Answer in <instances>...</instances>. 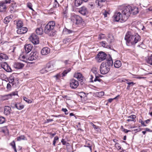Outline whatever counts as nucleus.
I'll use <instances>...</instances> for the list:
<instances>
[{
	"label": "nucleus",
	"instance_id": "nucleus-1",
	"mask_svg": "<svg viewBox=\"0 0 152 152\" xmlns=\"http://www.w3.org/2000/svg\"><path fill=\"white\" fill-rule=\"evenodd\" d=\"M127 46H132L134 45L140 40V37L137 34H133L130 32H128L125 37Z\"/></svg>",
	"mask_w": 152,
	"mask_h": 152
},
{
	"label": "nucleus",
	"instance_id": "nucleus-2",
	"mask_svg": "<svg viewBox=\"0 0 152 152\" xmlns=\"http://www.w3.org/2000/svg\"><path fill=\"white\" fill-rule=\"evenodd\" d=\"M55 23L54 21H50L45 26V33L49 36H53L55 35L54 29Z\"/></svg>",
	"mask_w": 152,
	"mask_h": 152
},
{
	"label": "nucleus",
	"instance_id": "nucleus-3",
	"mask_svg": "<svg viewBox=\"0 0 152 152\" xmlns=\"http://www.w3.org/2000/svg\"><path fill=\"white\" fill-rule=\"evenodd\" d=\"M124 9L122 11L121 14L120 12L115 13L113 16V20L116 22L122 23L125 22L128 18L127 15L124 14Z\"/></svg>",
	"mask_w": 152,
	"mask_h": 152
},
{
	"label": "nucleus",
	"instance_id": "nucleus-4",
	"mask_svg": "<svg viewBox=\"0 0 152 152\" xmlns=\"http://www.w3.org/2000/svg\"><path fill=\"white\" fill-rule=\"evenodd\" d=\"M124 14L127 15L129 18L130 14L136 15L139 12L138 8L136 7L127 6L124 9Z\"/></svg>",
	"mask_w": 152,
	"mask_h": 152
},
{
	"label": "nucleus",
	"instance_id": "nucleus-5",
	"mask_svg": "<svg viewBox=\"0 0 152 152\" xmlns=\"http://www.w3.org/2000/svg\"><path fill=\"white\" fill-rule=\"evenodd\" d=\"M110 69L109 66L106 65L105 62L102 63L100 67V71L102 74L104 75L108 73Z\"/></svg>",
	"mask_w": 152,
	"mask_h": 152
},
{
	"label": "nucleus",
	"instance_id": "nucleus-6",
	"mask_svg": "<svg viewBox=\"0 0 152 152\" xmlns=\"http://www.w3.org/2000/svg\"><path fill=\"white\" fill-rule=\"evenodd\" d=\"M107 55L103 52H100L97 55L95 58L99 62L104 60L106 58Z\"/></svg>",
	"mask_w": 152,
	"mask_h": 152
},
{
	"label": "nucleus",
	"instance_id": "nucleus-7",
	"mask_svg": "<svg viewBox=\"0 0 152 152\" xmlns=\"http://www.w3.org/2000/svg\"><path fill=\"white\" fill-rule=\"evenodd\" d=\"M29 40L34 44L36 45L39 43V38L34 33L32 34L29 37Z\"/></svg>",
	"mask_w": 152,
	"mask_h": 152
},
{
	"label": "nucleus",
	"instance_id": "nucleus-8",
	"mask_svg": "<svg viewBox=\"0 0 152 152\" xmlns=\"http://www.w3.org/2000/svg\"><path fill=\"white\" fill-rule=\"evenodd\" d=\"M11 0H5L1 2V12H5L7 8V4L10 3Z\"/></svg>",
	"mask_w": 152,
	"mask_h": 152
},
{
	"label": "nucleus",
	"instance_id": "nucleus-9",
	"mask_svg": "<svg viewBox=\"0 0 152 152\" xmlns=\"http://www.w3.org/2000/svg\"><path fill=\"white\" fill-rule=\"evenodd\" d=\"M72 20L73 22L77 25H80L83 22L82 18L77 15H73L72 18Z\"/></svg>",
	"mask_w": 152,
	"mask_h": 152
},
{
	"label": "nucleus",
	"instance_id": "nucleus-10",
	"mask_svg": "<svg viewBox=\"0 0 152 152\" xmlns=\"http://www.w3.org/2000/svg\"><path fill=\"white\" fill-rule=\"evenodd\" d=\"M18 95L17 92H13L9 94L1 96V99L2 100H7L11 98L12 96Z\"/></svg>",
	"mask_w": 152,
	"mask_h": 152
},
{
	"label": "nucleus",
	"instance_id": "nucleus-11",
	"mask_svg": "<svg viewBox=\"0 0 152 152\" xmlns=\"http://www.w3.org/2000/svg\"><path fill=\"white\" fill-rule=\"evenodd\" d=\"M38 53L36 52H31L28 57V60L32 61L37 59L38 57Z\"/></svg>",
	"mask_w": 152,
	"mask_h": 152
},
{
	"label": "nucleus",
	"instance_id": "nucleus-12",
	"mask_svg": "<svg viewBox=\"0 0 152 152\" xmlns=\"http://www.w3.org/2000/svg\"><path fill=\"white\" fill-rule=\"evenodd\" d=\"M69 84L70 87L73 89L76 88L79 84L78 81L74 79L70 80Z\"/></svg>",
	"mask_w": 152,
	"mask_h": 152
},
{
	"label": "nucleus",
	"instance_id": "nucleus-13",
	"mask_svg": "<svg viewBox=\"0 0 152 152\" xmlns=\"http://www.w3.org/2000/svg\"><path fill=\"white\" fill-rule=\"evenodd\" d=\"M1 64V68L7 72H12L11 69L6 62L2 63Z\"/></svg>",
	"mask_w": 152,
	"mask_h": 152
},
{
	"label": "nucleus",
	"instance_id": "nucleus-14",
	"mask_svg": "<svg viewBox=\"0 0 152 152\" xmlns=\"http://www.w3.org/2000/svg\"><path fill=\"white\" fill-rule=\"evenodd\" d=\"M24 65L23 63L19 62H15L13 65V67L17 69H20L23 68Z\"/></svg>",
	"mask_w": 152,
	"mask_h": 152
},
{
	"label": "nucleus",
	"instance_id": "nucleus-15",
	"mask_svg": "<svg viewBox=\"0 0 152 152\" xmlns=\"http://www.w3.org/2000/svg\"><path fill=\"white\" fill-rule=\"evenodd\" d=\"M46 67L47 70L50 71L55 69L56 66L55 64L51 63H49L47 64Z\"/></svg>",
	"mask_w": 152,
	"mask_h": 152
},
{
	"label": "nucleus",
	"instance_id": "nucleus-16",
	"mask_svg": "<svg viewBox=\"0 0 152 152\" xmlns=\"http://www.w3.org/2000/svg\"><path fill=\"white\" fill-rule=\"evenodd\" d=\"M27 31V28L26 27H22L17 30V33L19 34H23L25 33Z\"/></svg>",
	"mask_w": 152,
	"mask_h": 152
},
{
	"label": "nucleus",
	"instance_id": "nucleus-17",
	"mask_svg": "<svg viewBox=\"0 0 152 152\" xmlns=\"http://www.w3.org/2000/svg\"><path fill=\"white\" fill-rule=\"evenodd\" d=\"M11 109L10 107L8 106H5L4 109V113L6 115H8L10 114Z\"/></svg>",
	"mask_w": 152,
	"mask_h": 152
},
{
	"label": "nucleus",
	"instance_id": "nucleus-18",
	"mask_svg": "<svg viewBox=\"0 0 152 152\" xmlns=\"http://www.w3.org/2000/svg\"><path fill=\"white\" fill-rule=\"evenodd\" d=\"M108 57L109 58L107 60V61L106 62H105L106 65L108 66L110 68V66L113 65V62L111 56L110 55H109Z\"/></svg>",
	"mask_w": 152,
	"mask_h": 152
},
{
	"label": "nucleus",
	"instance_id": "nucleus-19",
	"mask_svg": "<svg viewBox=\"0 0 152 152\" xmlns=\"http://www.w3.org/2000/svg\"><path fill=\"white\" fill-rule=\"evenodd\" d=\"M50 49L47 47L43 48L41 51V53L43 55H45L50 52Z\"/></svg>",
	"mask_w": 152,
	"mask_h": 152
},
{
	"label": "nucleus",
	"instance_id": "nucleus-20",
	"mask_svg": "<svg viewBox=\"0 0 152 152\" xmlns=\"http://www.w3.org/2000/svg\"><path fill=\"white\" fill-rule=\"evenodd\" d=\"M33 46L30 44L26 45L24 46L25 52L26 53H28L31 50Z\"/></svg>",
	"mask_w": 152,
	"mask_h": 152
},
{
	"label": "nucleus",
	"instance_id": "nucleus-21",
	"mask_svg": "<svg viewBox=\"0 0 152 152\" xmlns=\"http://www.w3.org/2000/svg\"><path fill=\"white\" fill-rule=\"evenodd\" d=\"M79 12L83 15H85L88 13L87 8L85 7H83L80 8L79 10Z\"/></svg>",
	"mask_w": 152,
	"mask_h": 152
},
{
	"label": "nucleus",
	"instance_id": "nucleus-22",
	"mask_svg": "<svg viewBox=\"0 0 152 152\" xmlns=\"http://www.w3.org/2000/svg\"><path fill=\"white\" fill-rule=\"evenodd\" d=\"M15 107L18 110H21L23 109L24 107V105L20 103H17L15 104Z\"/></svg>",
	"mask_w": 152,
	"mask_h": 152
},
{
	"label": "nucleus",
	"instance_id": "nucleus-23",
	"mask_svg": "<svg viewBox=\"0 0 152 152\" xmlns=\"http://www.w3.org/2000/svg\"><path fill=\"white\" fill-rule=\"evenodd\" d=\"M74 77L77 78L79 80H82L83 77L82 74L78 72L75 73L74 75Z\"/></svg>",
	"mask_w": 152,
	"mask_h": 152
},
{
	"label": "nucleus",
	"instance_id": "nucleus-24",
	"mask_svg": "<svg viewBox=\"0 0 152 152\" xmlns=\"http://www.w3.org/2000/svg\"><path fill=\"white\" fill-rule=\"evenodd\" d=\"M107 42L109 44H111L114 41L113 36L111 34H109L107 38Z\"/></svg>",
	"mask_w": 152,
	"mask_h": 152
},
{
	"label": "nucleus",
	"instance_id": "nucleus-25",
	"mask_svg": "<svg viewBox=\"0 0 152 152\" xmlns=\"http://www.w3.org/2000/svg\"><path fill=\"white\" fill-rule=\"evenodd\" d=\"M106 0H96V3L100 7L103 5V3Z\"/></svg>",
	"mask_w": 152,
	"mask_h": 152
},
{
	"label": "nucleus",
	"instance_id": "nucleus-26",
	"mask_svg": "<svg viewBox=\"0 0 152 152\" xmlns=\"http://www.w3.org/2000/svg\"><path fill=\"white\" fill-rule=\"evenodd\" d=\"M114 66L116 68H118L120 67L121 66V62L119 60H117L115 61L114 63Z\"/></svg>",
	"mask_w": 152,
	"mask_h": 152
},
{
	"label": "nucleus",
	"instance_id": "nucleus-27",
	"mask_svg": "<svg viewBox=\"0 0 152 152\" xmlns=\"http://www.w3.org/2000/svg\"><path fill=\"white\" fill-rule=\"evenodd\" d=\"M36 33L39 35H41L43 33V30L41 28H37L36 30Z\"/></svg>",
	"mask_w": 152,
	"mask_h": 152
},
{
	"label": "nucleus",
	"instance_id": "nucleus-28",
	"mask_svg": "<svg viewBox=\"0 0 152 152\" xmlns=\"http://www.w3.org/2000/svg\"><path fill=\"white\" fill-rule=\"evenodd\" d=\"M62 77V74L60 72L57 74L56 75L53 76V77L56 78V80H59Z\"/></svg>",
	"mask_w": 152,
	"mask_h": 152
},
{
	"label": "nucleus",
	"instance_id": "nucleus-29",
	"mask_svg": "<svg viewBox=\"0 0 152 152\" xmlns=\"http://www.w3.org/2000/svg\"><path fill=\"white\" fill-rule=\"evenodd\" d=\"M17 28L18 29L22 28L23 26V23L21 20H19L16 23Z\"/></svg>",
	"mask_w": 152,
	"mask_h": 152
},
{
	"label": "nucleus",
	"instance_id": "nucleus-30",
	"mask_svg": "<svg viewBox=\"0 0 152 152\" xmlns=\"http://www.w3.org/2000/svg\"><path fill=\"white\" fill-rule=\"evenodd\" d=\"M71 70L70 68H69L67 69L64 70L62 73H61L62 74V77H64L66 76L67 74Z\"/></svg>",
	"mask_w": 152,
	"mask_h": 152
},
{
	"label": "nucleus",
	"instance_id": "nucleus-31",
	"mask_svg": "<svg viewBox=\"0 0 152 152\" xmlns=\"http://www.w3.org/2000/svg\"><path fill=\"white\" fill-rule=\"evenodd\" d=\"M73 31L72 30L68 29L66 28H64L63 31V33L65 34H70Z\"/></svg>",
	"mask_w": 152,
	"mask_h": 152
},
{
	"label": "nucleus",
	"instance_id": "nucleus-32",
	"mask_svg": "<svg viewBox=\"0 0 152 152\" xmlns=\"http://www.w3.org/2000/svg\"><path fill=\"white\" fill-rule=\"evenodd\" d=\"M19 59L22 61L26 62L28 60V58L24 55L20 56L19 57Z\"/></svg>",
	"mask_w": 152,
	"mask_h": 152
},
{
	"label": "nucleus",
	"instance_id": "nucleus-33",
	"mask_svg": "<svg viewBox=\"0 0 152 152\" xmlns=\"http://www.w3.org/2000/svg\"><path fill=\"white\" fill-rule=\"evenodd\" d=\"M8 58V57L5 54L1 53V59L5 60Z\"/></svg>",
	"mask_w": 152,
	"mask_h": 152
},
{
	"label": "nucleus",
	"instance_id": "nucleus-34",
	"mask_svg": "<svg viewBox=\"0 0 152 152\" xmlns=\"http://www.w3.org/2000/svg\"><path fill=\"white\" fill-rule=\"evenodd\" d=\"M91 124L92 125L93 128L96 131L99 132H101V130L98 126H96V125L92 123H91Z\"/></svg>",
	"mask_w": 152,
	"mask_h": 152
},
{
	"label": "nucleus",
	"instance_id": "nucleus-35",
	"mask_svg": "<svg viewBox=\"0 0 152 152\" xmlns=\"http://www.w3.org/2000/svg\"><path fill=\"white\" fill-rule=\"evenodd\" d=\"M15 77L14 76L11 75L9 78V83L14 84L13 82L14 81Z\"/></svg>",
	"mask_w": 152,
	"mask_h": 152
},
{
	"label": "nucleus",
	"instance_id": "nucleus-36",
	"mask_svg": "<svg viewBox=\"0 0 152 152\" xmlns=\"http://www.w3.org/2000/svg\"><path fill=\"white\" fill-rule=\"evenodd\" d=\"M102 45L103 47L108 48H110V45H107V44L105 41H103L101 42Z\"/></svg>",
	"mask_w": 152,
	"mask_h": 152
},
{
	"label": "nucleus",
	"instance_id": "nucleus-37",
	"mask_svg": "<svg viewBox=\"0 0 152 152\" xmlns=\"http://www.w3.org/2000/svg\"><path fill=\"white\" fill-rule=\"evenodd\" d=\"M82 0H76L75 1V4L77 7L80 5L82 3Z\"/></svg>",
	"mask_w": 152,
	"mask_h": 152
},
{
	"label": "nucleus",
	"instance_id": "nucleus-38",
	"mask_svg": "<svg viewBox=\"0 0 152 152\" xmlns=\"http://www.w3.org/2000/svg\"><path fill=\"white\" fill-rule=\"evenodd\" d=\"M10 145L12 147V148L14 149L15 152H17L15 144L14 141H13L10 143Z\"/></svg>",
	"mask_w": 152,
	"mask_h": 152
},
{
	"label": "nucleus",
	"instance_id": "nucleus-39",
	"mask_svg": "<svg viewBox=\"0 0 152 152\" xmlns=\"http://www.w3.org/2000/svg\"><path fill=\"white\" fill-rule=\"evenodd\" d=\"M26 140L25 136L23 135H22L17 137V140L18 141H20L21 140Z\"/></svg>",
	"mask_w": 152,
	"mask_h": 152
},
{
	"label": "nucleus",
	"instance_id": "nucleus-40",
	"mask_svg": "<svg viewBox=\"0 0 152 152\" xmlns=\"http://www.w3.org/2000/svg\"><path fill=\"white\" fill-rule=\"evenodd\" d=\"M1 79L5 81H6V79H7V77L6 75L4 74H1Z\"/></svg>",
	"mask_w": 152,
	"mask_h": 152
},
{
	"label": "nucleus",
	"instance_id": "nucleus-41",
	"mask_svg": "<svg viewBox=\"0 0 152 152\" xmlns=\"http://www.w3.org/2000/svg\"><path fill=\"white\" fill-rule=\"evenodd\" d=\"M147 62L149 64L152 65V55H151L147 59Z\"/></svg>",
	"mask_w": 152,
	"mask_h": 152
},
{
	"label": "nucleus",
	"instance_id": "nucleus-42",
	"mask_svg": "<svg viewBox=\"0 0 152 152\" xmlns=\"http://www.w3.org/2000/svg\"><path fill=\"white\" fill-rule=\"evenodd\" d=\"M98 70V69L96 67L93 68L91 70L92 72L95 75V76L96 75V74L97 73V71Z\"/></svg>",
	"mask_w": 152,
	"mask_h": 152
},
{
	"label": "nucleus",
	"instance_id": "nucleus-43",
	"mask_svg": "<svg viewBox=\"0 0 152 152\" xmlns=\"http://www.w3.org/2000/svg\"><path fill=\"white\" fill-rule=\"evenodd\" d=\"M4 47L3 48V46H1V50H6L7 48V47L8 46V44H7V42H4Z\"/></svg>",
	"mask_w": 152,
	"mask_h": 152
},
{
	"label": "nucleus",
	"instance_id": "nucleus-44",
	"mask_svg": "<svg viewBox=\"0 0 152 152\" xmlns=\"http://www.w3.org/2000/svg\"><path fill=\"white\" fill-rule=\"evenodd\" d=\"M105 37V36L104 34H99L98 37V39L101 40L104 39Z\"/></svg>",
	"mask_w": 152,
	"mask_h": 152
},
{
	"label": "nucleus",
	"instance_id": "nucleus-45",
	"mask_svg": "<svg viewBox=\"0 0 152 152\" xmlns=\"http://www.w3.org/2000/svg\"><path fill=\"white\" fill-rule=\"evenodd\" d=\"M47 69L46 67H45L42 69L40 70V72L41 73H45L49 71H48L47 70Z\"/></svg>",
	"mask_w": 152,
	"mask_h": 152
},
{
	"label": "nucleus",
	"instance_id": "nucleus-46",
	"mask_svg": "<svg viewBox=\"0 0 152 152\" xmlns=\"http://www.w3.org/2000/svg\"><path fill=\"white\" fill-rule=\"evenodd\" d=\"M16 9L15 7H10V11L11 13H13L16 11Z\"/></svg>",
	"mask_w": 152,
	"mask_h": 152
},
{
	"label": "nucleus",
	"instance_id": "nucleus-47",
	"mask_svg": "<svg viewBox=\"0 0 152 152\" xmlns=\"http://www.w3.org/2000/svg\"><path fill=\"white\" fill-rule=\"evenodd\" d=\"M59 6V4L56 0H55L53 3V7H57Z\"/></svg>",
	"mask_w": 152,
	"mask_h": 152
},
{
	"label": "nucleus",
	"instance_id": "nucleus-48",
	"mask_svg": "<svg viewBox=\"0 0 152 152\" xmlns=\"http://www.w3.org/2000/svg\"><path fill=\"white\" fill-rule=\"evenodd\" d=\"M23 100L28 103H31L32 102L31 100L26 97H23Z\"/></svg>",
	"mask_w": 152,
	"mask_h": 152
},
{
	"label": "nucleus",
	"instance_id": "nucleus-49",
	"mask_svg": "<svg viewBox=\"0 0 152 152\" xmlns=\"http://www.w3.org/2000/svg\"><path fill=\"white\" fill-rule=\"evenodd\" d=\"M99 77L98 76H95V78L94 79V82H96V81H98L99 82H101L102 81V80L99 78Z\"/></svg>",
	"mask_w": 152,
	"mask_h": 152
},
{
	"label": "nucleus",
	"instance_id": "nucleus-50",
	"mask_svg": "<svg viewBox=\"0 0 152 152\" xmlns=\"http://www.w3.org/2000/svg\"><path fill=\"white\" fill-rule=\"evenodd\" d=\"M119 96V95H117L114 98L112 99V98H110L108 99V101L110 103L112 102L115 99H117V98Z\"/></svg>",
	"mask_w": 152,
	"mask_h": 152
},
{
	"label": "nucleus",
	"instance_id": "nucleus-51",
	"mask_svg": "<svg viewBox=\"0 0 152 152\" xmlns=\"http://www.w3.org/2000/svg\"><path fill=\"white\" fill-rule=\"evenodd\" d=\"M6 88L8 91H10L11 89V86L10 83H7V84Z\"/></svg>",
	"mask_w": 152,
	"mask_h": 152
},
{
	"label": "nucleus",
	"instance_id": "nucleus-52",
	"mask_svg": "<svg viewBox=\"0 0 152 152\" xmlns=\"http://www.w3.org/2000/svg\"><path fill=\"white\" fill-rule=\"evenodd\" d=\"M27 6L30 9L32 10H33V8H32V4L30 3H28L27 4Z\"/></svg>",
	"mask_w": 152,
	"mask_h": 152
},
{
	"label": "nucleus",
	"instance_id": "nucleus-53",
	"mask_svg": "<svg viewBox=\"0 0 152 152\" xmlns=\"http://www.w3.org/2000/svg\"><path fill=\"white\" fill-rule=\"evenodd\" d=\"M85 147H88L91 151L92 150L91 145L88 143H86V145H85Z\"/></svg>",
	"mask_w": 152,
	"mask_h": 152
},
{
	"label": "nucleus",
	"instance_id": "nucleus-54",
	"mask_svg": "<svg viewBox=\"0 0 152 152\" xmlns=\"http://www.w3.org/2000/svg\"><path fill=\"white\" fill-rule=\"evenodd\" d=\"M10 21V20H9L8 18V17H6L4 20V23L7 24Z\"/></svg>",
	"mask_w": 152,
	"mask_h": 152
},
{
	"label": "nucleus",
	"instance_id": "nucleus-55",
	"mask_svg": "<svg viewBox=\"0 0 152 152\" xmlns=\"http://www.w3.org/2000/svg\"><path fill=\"white\" fill-rule=\"evenodd\" d=\"M5 121V118L1 116V124L4 123Z\"/></svg>",
	"mask_w": 152,
	"mask_h": 152
},
{
	"label": "nucleus",
	"instance_id": "nucleus-56",
	"mask_svg": "<svg viewBox=\"0 0 152 152\" xmlns=\"http://www.w3.org/2000/svg\"><path fill=\"white\" fill-rule=\"evenodd\" d=\"M1 132L5 134H7L8 133V131L6 128H5L4 129H2Z\"/></svg>",
	"mask_w": 152,
	"mask_h": 152
},
{
	"label": "nucleus",
	"instance_id": "nucleus-57",
	"mask_svg": "<svg viewBox=\"0 0 152 152\" xmlns=\"http://www.w3.org/2000/svg\"><path fill=\"white\" fill-rule=\"evenodd\" d=\"M115 146L116 148L118 150H120L121 149V147L119 145V144L118 143H116L115 145Z\"/></svg>",
	"mask_w": 152,
	"mask_h": 152
},
{
	"label": "nucleus",
	"instance_id": "nucleus-58",
	"mask_svg": "<svg viewBox=\"0 0 152 152\" xmlns=\"http://www.w3.org/2000/svg\"><path fill=\"white\" fill-rule=\"evenodd\" d=\"M128 118L132 119V120H135V119L136 118V116L134 115H132L128 117Z\"/></svg>",
	"mask_w": 152,
	"mask_h": 152
},
{
	"label": "nucleus",
	"instance_id": "nucleus-59",
	"mask_svg": "<svg viewBox=\"0 0 152 152\" xmlns=\"http://www.w3.org/2000/svg\"><path fill=\"white\" fill-rule=\"evenodd\" d=\"M61 142L62 143V144L64 145H67L66 144H68L67 143L66 141H65L64 139H62L61 140Z\"/></svg>",
	"mask_w": 152,
	"mask_h": 152
},
{
	"label": "nucleus",
	"instance_id": "nucleus-60",
	"mask_svg": "<svg viewBox=\"0 0 152 152\" xmlns=\"http://www.w3.org/2000/svg\"><path fill=\"white\" fill-rule=\"evenodd\" d=\"M62 110L65 113V115H67L68 114V113L67 112L68 110L66 109L63 108L62 109Z\"/></svg>",
	"mask_w": 152,
	"mask_h": 152
},
{
	"label": "nucleus",
	"instance_id": "nucleus-61",
	"mask_svg": "<svg viewBox=\"0 0 152 152\" xmlns=\"http://www.w3.org/2000/svg\"><path fill=\"white\" fill-rule=\"evenodd\" d=\"M70 62L69 60H66L64 61V63L66 65L70 64Z\"/></svg>",
	"mask_w": 152,
	"mask_h": 152
},
{
	"label": "nucleus",
	"instance_id": "nucleus-62",
	"mask_svg": "<svg viewBox=\"0 0 152 152\" xmlns=\"http://www.w3.org/2000/svg\"><path fill=\"white\" fill-rule=\"evenodd\" d=\"M63 97L64 98H66V100H69L70 99V98L67 95H64Z\"/></svg>",
	"mask_w": 152,
	"mask_h": 152
},
{
	"label": "nucleus",
	"instance_id": "nucleus-63",
	"mask_svg": "<svg viewBox=\"0 0 152 152\" xmlns=\"http://www.w3.org/2000/svg\"><path fill=\"white\" fill-rule=\"evenodd\" d=\"M53 121V119H48L46 120V123H49L50 122H51Z\"/></svg>",
	"mask_w": 152,
	"mask_h": 152
},
{
	"label": "nucleus",
	"instance_id": "nucleus-64",
	"mask_svg": "<svg viewBox=\"0 0 152 152\" xmlns=\"http://www.w3.org/2000/svg\"><path fill=\"white\" fill-rule=\"evenodd\" d=\"M127 83L128 85L129 86H130V85H132V86H133L135 84L133 82H127Z\"/></svg>",
	"mask_w": 152,
	"mask_h": 152
}]
</instances>
